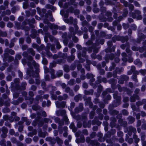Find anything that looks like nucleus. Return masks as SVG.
<instances>
[{"label":"nucleus","mask_w":146,"mask_h":146,"mask_svg":"<svg viewBox=\"0 0 146 146\" xmlns=\"http://www.w3.org/2000/svg\"><path fill=\"white\" fill-rule=\"evenodd\" d=\"M27 48V47L25 45H23L22 46V48L23 50Z\"/></svg>","instance_id":"nucleus-51"},{"label":"nucleus","mask_w":146,"mask_h":146,"mask_svg":"<svg viewBox=\"0 0 146 146\" xmlns=\"http://www.w3.org/2000/svg\"><path fill=\"white\" fill-rule=\"evenodd\" d=\"M0 26L1 27H3L4 26V23L3 22H2L0 23Z\"/></svg>","instance_id":"nucleus-35"},{"label":"nucleus","mask_w":146,"mask_h":146,"mask_svg":"<svg viewBox=\"0 0 146 146\" xmlns=\"http://www.w3.org/2000/svg\"><path fill=\"white\" fill-rule=\"evenodd\" d=\"M30 51L31 54L33 55L34 56L35 54V53L34 51L32 49H31L30 50Z\"/></svg>","instance_id":"nucleus-26"},{"label":"nucleus","mask_w":146,"mask_h":146,"mask_svg":"<svg viewBox=\"0 0 146 146\" xmlns=\"http://www.w3.org/2000/svg\"><path fill=\"white\" fill-rule=\"evenodd\" d=\"M7 26L9 27H11L13 26V24L11 23H9L7 25Z\"/></svg>","instance_id":"nucleus-18"},{"label":"nucleus","mask_w":146,"mask_h":146,"mask_svg":"<svg viewBox=\"0 0 146 146\" xmlns=\"http://www.w3.org/2000/svg\"><path fill=\"white\" fill-rule=\"evenodd\" d=\"M10 132L11 134H13L14 133V131L13 130H11L10 131Z\"/></svg>","instance_id":"nucleus-53"},{"label":"nucleus","mask_w":146,"mask_h":146,"mask_svg":"<svg viewBox=\"0 0 146 146\" xmlns=\"http://www.w3.org/2000/svg\"><path fill=\"white\" fill-rule=\"evenodd\" d=\"M35 58L37 59H39L40 58V55L38 54H37L36 55Z\"/></svg>","instance_id":"nucleus-39"},{"label":"nucleus","mask_w":146,"mask_h":146,"mask_svg":"<svg viewBox=\"0 0 146 146\" xmlns=\"http://www.w3.org/2000/svg\"><path fill=\"white\" fill-rule=\"evenodd\" d=\"M52 126L54 129H55L56 127V125L54 124H52Z\"/></svg>","instance_id":"nucleus-38"},{"label":"nucleus","mask_w":146,"mask_h":146,"mask_svg":"<svg viewBox=\"0 0 146 146\" xmlns=\"http://www.w3.org/2000/svg\"><path fill=\"white\" fill-rule=\"evenodd\" d=\"M60 29L62 30H64L65 29V27L64 26H62L61 27Z\"/></svg>","instance_id":"nucleus-62"},{"label":"nucleus","mask_w":146,"mask_h":146,"mask_svg":"<svg viewBox=\"0 0 146 146\" xmlns=\"http://www.w3.org/2000/svg\"><path fill=\"white\" fill-rule=\"evenodd\" d=\"M56 106L58 108H62L64 107L65 105V103L64 102H62L61 104L58 103L57 102H55Z\"/></svg>","instance_id":"nucleus-3"},{"label":"nucleus","mask_w":146,"mask_h":146,"mask_svg":"<svg viewBox=\"0 0 146 146\" xmlns=\"http://www.w3.org/2000/svg\"><path fill=\"white\" fill-rule=\"evenodd\" d=\"M24 41V39L23 38H21L19 40V42L21 43H22Z\"/></svg>","instance_id":"nucleus-47"},{"label":"nucleus","mask_w":146,"mask_h":146,"mask_svg":"<svg viewBox=\"0 0 146 146\" xmlns=\"http://www.w3.org/2000/svg\"><path fill=\"white\" fill-rule=\"evenodd\" d=\"M60 14L62 15H64V20L66 23H72V21L73 20V18L72 17H70V20H69L68 19H67L68 17V15L67 14H63V11H61L60 12Z\"/></svg>","instance_id":"nucleus-1"},{"label":"nucleus","mask_w":146,"mask_h":146,"mask_svg":"<svg viewBox=\"0 0 146 146\" xmlns=\"http://www.w3.org/2000/svg\"><path fill=\"white\" fill-rule=\"evenodd\" d=\"M62 113L61 114V115H64L66 113V111L65 110H63L62 111Z\"/></svg>","instance_id":"nucleus-63"},{"label":"nucleus","mask_w":146,"mask_h":146,"mask_svg":"<svg viewBox=\"0 0 146 146\" xmlns=\"http://www.w3.org/2000/svg\"><path fill=\"white\" fill-rule=\"evenodd\" d=\"M134 3L135 5L136 6L138 7H139L140 6L139 4L136 1H135L134 2Z\"/></svg>","instance_id":"nucleus-21"},{"label":"nucleus","mask_w":146,"mask_h":146,"mask_svg":"<svg viewBox=\"0 0 146 146\" xmlns=\"http://www.w3.org/2000/svg\"><path fill=\"white\" fill-rule=\"evenodd\" d=\"M56 64L54 63H51L50 64V68H52L55 66Z\"/></svg>","instance_id":"nucleus-20"},{"label":"nucleus","mask_w":146,"mask_h":146,"mask_svg":"<svg viewBox=\"0 0 146 146\" xmlns=\"http://www.w3.org/2000/svg\"><path fill=\"white\" fill-rule=\"evenodd\" d=\"M140 72L143 75H144L146 73V71L144 70H140Z\"/></svg>","instance_id":"nucleus-15"},{"label":"nucleus","mask_w":146,"mask_h":146,"mask_svg":"<svg viewBox=\"0 0 146 146\" xmlns=\"http://www.w3.org/2000/svg\"><path fill=\"white\" fill-rule=\"evenodd\" d=\"M29 95L31 96H33V92H29Z\"/></svg>","instance_id":"nucleus-54"},{"label":"nucleus","mask_w":146,"mask_h":146,"mask_svg":"<svg viewBox=\"0 0 146 146\" xmlns=\"http://www.w3.org/2000/svg\"><path fill=\"white\" fill-rule=\"evenodd\" d=\"M57 48L59 49L61 48V46L59 43H57L56 44Z\"/></svg>","instance_id":"nucleus-24"},{"label":"nucleus","mask_w":146,"mask_h":146,"mask_svg":"<svg viewBox=\"0 0 146 146\" xmlns=\"http://www.w3.org/2000/svg\"><path fill=\"white\" fill-rule=\"evenodd\" d=\"M130 100L131 102H134L135 101V98L134 97H132L131 98Z\"/></svg>","instance_id":"nucleus-33"},{"label":"nucleus","mask_w":146,"mask_h":146,"mask_svg":"<svg viewBox=\"0 0 146 146\" xmlns=\"http://www.w3.org/2000/svg\"><path fill=\"white\" fill-rule=\"evenodd\" d=\"M3 118H4V119L5 120H7L8 118V117L7 116H4L3 117Z\"/></svg>","instance_id":"nucleus-52"},{"label":"nucleus","mask_w":146,"mask_h":146,"mask_svg":"<svg viewBox=\"0 0 146 146\" xmlns=\"http://www.w3.org/2000/svg\"><path fill=\"white\" fill-rule=\"evenodd\" d=\"M114 98L116 101L120 100H121V98L120 97H117L116 95H114Z\"/></svg>","instance_id":"nucleus-11"},{"label":"nucleus","mask_w":146,"mask_h":146,"mask_svg":"<svg viewBox=\"0 0 146 146\" xmlns=\"http://www.w3.org/2000/svg\"><path fill=\"white\" fill-rule=\"evenodd\" d=\"M70 11L71 12L74 13V14L76 15H78L79 13V11L78 10H76L75 11L73 12V11L71 9L70 10Z\"/></svg>","instance_id":"nucleus-13"},{"label":"nucleus","mask_w":146,"mask_h":146,"mask_svg":"<svg viewBox=\"0 0 146 146\" xmlns=\"http://www.w3.org/2000/svg\"><path fill=\"white\" fill-rule=\"evenodd\" d=\"M34 82V80L32 79H31L29 80V83L30 84H32Z\"/></svg>","instance_id":"nucleus-44"},{"label":"nucleus","mask_w":146,"mask_h":146,"mask_svg":"<svg viewBox=\"0 0 146 146\" xmlns=\"http://www.w3.org/2000/svg\"><path fill=\"white\" fill-rule=\"evenodd\" d=\"M67 98V96L65 94L63 96V98L61 96H58V100L61 101L62 100H65Z\"/></svg>","instance_id":"nucleus-4"},{"label":"nucleus","mask_w":146,"mask_h":146,"mask_svg":"<svg viewBox=\"0 0 146 146\" xmlns=\"http://www.w3.org/2000/svg\"><path fill=\"white\" fill-rule=\"evenodd\" d=\"M131 69L132 71H133L135 69V67L134 66H131Z\"/></svg>","instance_id":"nucleus-50"},{"label":"nucleus","mask_w":146,"mask_h":146,"mask_svg":"<svg viewBox=\"0 0 146 146\" xmlns=\"http://www.w3.org/2000/svg\"><path fill=\"white\" fill-rule=\"evenodd\" d=\"M111 42L110 41H108V44L109 46H110L111 45Z\"/></svg>","instance_id":"nucleus-58"},{"label":"nucleus","mask_w":146,"mask_h":146,"mask_svg":"<svg viewBox=\"0 0 146 146\" xmlns=\"http://www.w3.org/2000/svg\"><path fill=\"white\" fill-rule=\"evenodd\" d=\"M50 36L49 35V34H48L47 35H46L44 37V39L45 42H47L48 40L47 37H49L50 39Z\"/></svg>","instance_id":"nucleus-12"},{"label":"nucleus","mask_w":146,"mask_h":146,"mask_svg":"<svg viewBox=\"0 0 146 146\" xmlns=\"http://www.w3.org/2000/svg\"><path fill=\"white\" fill-rule=\"evenodd\" d=\"M123 100L124 102H126L128 100V98L126 97Z\"/></svg>","instance_id":"nucleus-41"},{"label":"nucleus","mask_w":146,"mask_h":146,"mask_svg":"<svg viewBox=\"0 0 146 146\" xmlns=\"http://www.w3.org/2000/svg\"><path fill=\"white\" fill-rule=\"evenodd\" d=\"M135 13L136 14H137V16H136V15L135 16L132 15V17L133 18H136L138 20L141 19L142 18L141 16V15H139V14L140 13V11H136Z\"/></svg>","instance_id":"nucleus-2"},{"label":"nucleus","mask_w":146,"mask_h":146,"mask_svg":"<svg viewBox=\"0 0 146 146\" xmlns=\"http://www.w3.org/2000/svg\"><path fill=\"white\" fill-rule=\"evenodd\" d=\"M123 27L125 29H126L128 27L129 25L127 24H123Z\"/></svg>","instance_id":"nucleus-19"},{"label":"nucleus","mask_w":146,"mask_h":146,"mask_svg":"<svg viewBox=\"0 0 146 146\" xmlns=\"http://www.w3.org/2000/svg\"><path fill=\"white\" fill-rule=\"evenodd\" d=\"M83 87L85 88H87L88 87V85L86 83H84L83 85Z\"/></svg>","instance_id":"nucleus-37"},{"label":"nucleus","mask_w":146,"mask_h":146,"mask_svg":"<svg viewBox=\"0 0 146 146\" xmlns=\"http://www.w3.org/2000/svg\"><path fill=\"white\" fill-rule=\"evenodd\" d=\"M6 50L11 54H13L14 53V51L12 50H9L7 49Z\"/></svg>","instance_id":"nucleus-8"},{"label":"nucleus","mask_w":146,"mask_h":146,"mask_svg":"<svg viewBox=\"0 0 146 146\" xmlns=\"http://www.w3.org/2000/svg\"><path fill=\"white\" fill-rule=\"evenodd\" d=\"M70 127L71 128L73 129V131L74 132H75L76 131V130L74 129V125L73 123H72L71 124Z\"/></svg>","instance_id":"nucleus-14"},{"label":"nucleus","mask_w":146,"mask_h":146,"mask_svg":"<svg viewBox=\"0 0 146 146\" xmlns=\"http://www.w3.org/2000/svg\"><path fill=\"white\" fill-rule=\"evenodd\" d=\"M100 72L101 74H103L104 73V70H101L100 71Z\"/></svg>","instance_id":"nucleus-45"},{"label":"nucleus","mask_w":146,"mask_h":146,"mask_svg":"<svg viewBox=\"0 0 146 146\" xmlns=\"http://www.w3.org/2000/svg\"><path fill=\"white\" fill-rule=\"evenodd\" d=\"M74 82V80H72L70 81V82H69V84L70 85H72L73 84Z\"/></svg>","instance_id":"nucleus-46"},{"label":"nucleus","mask_w":146,"mask_h":146,"mask_svg":"<svg viewBox=\"0 0 146 146\" xmlns=\"http://www.w3.org/2000/svg\"><path fill=\"white\" fill-rule=\"evenodd\" d=\"M31 141V139L30 138H27L26 139V142L28 143H30Z\"/></svg>","instance_id":"nucleus-16"},{"label":"nucleus","mask_w":146,"mask_h":146,"mask_svg":"<svg viewBox=\"0 0 146 146\" xmlns=\"http://www.w3.org/2000/svg\"><path fill=\"white\" fill-rule=\"evenodd\" d=\"M57 142V143L59 144H61L62 143V141L58 137H57L56 138Z\"/></svg>","instance_id":"nucleus-10"},{"label":"nucleus","mask_w":146,"mask_h":146,"mask_svg":"<svg viewBox=\"0 0 146 146\" xmlns=\"http://www.w3.org/2000/svg\"><path fill=\"white\" fill-rule=\"evenodd\" d=\"M36 87L34 85H33L31 86V89L32 90H35L36 89Z\"/></svg>","instance_id":"nucleus-28"},{"label":"nucleus","mask_w":146,"mask_h":146,"mask_svg":"<svg viewBox=\"0 0 146 146\" xmlns=\"http://www.w3.org/2000/svg\"><path fill=\"white\" fill-rule=\"evenodd\" d=\"M91 57L93 58H96V55L94 54H93L91 55Z\"/></svg>","instance_id":"nucleus-36"},{"label":"nucleus","mask_w":146,"mask_h":146,"mask_svg":"<svg viewBox=\"0 0 146 146\" xmlns=\"http://www.w3.org/2000/svg\"><path fill=\"white\" fill-rule=\"evenodd\" d=\"M31 118H33L35 117V115L34 114H32L31 115Z\"/></svg>","instance_id":"nucleus-48"},{"label":"nucleus","mask_w":146,"mask_h":146,"mask_svg":"<svg viewBox=\"0 0 146 146\" xmlns=\"http://www.w3.org/2000/svg\"><path fill=\"white\" fill-rule=\"evenodd\" d=\"M29 60L31 62H32V63H33V65H35V62L34 61H32V58L31 57H30L29 58Z\"/></svg>","instance_id":"nucleus-17"},{"label":"nucleus","mask_w":146,"mask_h":146,"mask_svg":"<svg viewBox=\"0 0 146 146\" xmlns=\"http://www.w3.org/2000/svg\"><path fill=\"white\" fill-rule=\"evenodd\" d=\"M10 11L9 10H7V11L6 14L7 15H9L10 14Z\"/></svg>","instance_id":"nucleus-61"},{"label":"nucleus","mask_w":146,"mask_h":146,"mask_svg":"<svg viewBox=\"0 0 146 146\" xmlns=\"http://www.w3.org/2000/svg\"><path fill=\"white\" fill-rule=\"evenodd\" d=\"M42 115L44 117L46 116V113L44 111H42Z\"/></svg>","instance_id":"nucleus-31"},{"label":"nucleus","mask_w":146,"mask_h":146,"mask_svg":"<svg viewBox=\"0 0 146 146\" xmlns=\"http://www.w3.org/2000/svg\"><path fill=\"white\" fill-rule=\"evenodd\" d=\"M64 77L66 79H68L69 78V76L68 74H65L64 75Z\"/></svg>","instance_id":"nucleus-30"},{"label":"nucleus","mask_w":146,"mask_h":146,"mask_svg":"<svg viewBox=\"0 0 146 146\" xmlns=\"http://www.w3.org/2000/svg\"><path fill=\"white\" fill-rule=\"evenodd\" d=\"M44 69L45 72L47 73L48 72V69L45 66L44 67Z\"/></svg>","instance_id":"nucleus-32"},{"label":"nucleus","mask_w":146,"mask_h":146,"mask_svg":"<svg viewBox=\"0 0 146 146\" xmlns=\"http://www.w3.org/2000/svg\"><path fill=\"white\" fill-rule=\"evenodd\" d=\"M23 120H24L25 121H26L27 125H29L31 122V121L30 120H28L27 118L26 117L23 118Z\"/></svg>","instance_id":"nucleus-7"},{"label":"nucleus","mask_w":146,"mask_h":146,"mask_svg":"<svg viewBox=\"0 0 146 146\" xmlns=\"http://www.w3.org/2000/svg\"><path fill=\"white\" fill-rule=\"evenodd\" d=\"M68 51V48L67 47H65L64 49V51L65 52H67Z\"/></svg>","instance_id":"nucleus-56"},{"label":"nucleus","mask_w":146,"mask_h":146,"mask_svg":"<svg viewBox=\"0 0 146 146\" xmlns=\"http://www.w3.org/2000/svg\"><path fill=\"white\" fill-rule=\"evenodd\" d=\"M37 41L38 44H40V39L39 38H37Z\"/></svg>","instance_id":"nucleus-60"},{"label":"nucleus","mask_w":146,"mask_h":146,"mask_svg":"<svg viewBox=\"0 0 146 146\" xmlns=\"http://www.w3.org/2000/svg\"><path fill=\"white\" fill-rule=\"evenodd\" d=\"M60 7H63V8H66L68 7V5L67 3L65 4V5L63 6V3L61 1H60L59 3H58Z\"/></svg>","instance_id":"nucleus-6"},{"label":"nucleus","mask_w":146,"mask_h":146,"mask_svg":"<svg viewBox=\"0 0 146 146\" xmlns=\"http://www.w3.org/2000/svg\"><path fill=\"white\" fill-rule=\"evenodd\" d=\"M120 0L121 3H123L125 6L127 7L128 5V3L126 1H125L124 0Z\"/></svg>","instance_id":"nucleus-9"},{"label":"nucleus","mask_w":146,"mask_h":146,"mask_svg":"<svg viewBox=\"0 0 146 146\" xmlns=\"http://www.w3.org/2000/svg\"><path fill=\"white\" fill-rule=\"evenodd\" d=\"M22 62L23 64H26V61L24 60H22Z\"/></svg>","instance_id":"nucleus-59"},{"label":"nucleus","mask_w":146,"mask_h":146,"mask_svg":"<svg viewBox=\"0 0 146 146\" xmlns=\"http://www.w3.org/2000/svg\"><path fill=\"white\" fill-rule=\"evenodd\" d=\"M137 61H138V63L136 62V61H135L134 62V63L136 64H140V65H141V62H140L139 60H137Z\"/></svg>","instance_id":"nucleus-25"},{"label":"nucleus","mask_w":146,"mask_h":146,"mask_svg":"<svg viewBox=\"0 0 146 146\" xmlns=\"http://www.w3.org/2000/svg\"><path fill=\"white\" fill-rule=\"evenodd\" d=\"M48 25L52 29H56L58 28V26L56 25L51 24H48Z\"/></svg>","instance_id":"nucleus-5"},{"label":"nucleus","mask_w":146,"mask_h":146,"mask_svg":"<svg viewBox=\"0 0 146 146\" xmlns=\"http://www.w3.org/2000/svg\"><path fill=\"white\" fill-rule=\"evenodd\" d=\"M4 20L5 21H7L9 20V18L7 17H5L4 18Z\"/></svg>","instance_id":"nucleus-42"},{"label":"nucleus","mask_w":146,"mask_h":146,"mask_svg":"<svg viewBox=\"0 0 146 146\" xmlns=\"http://www.w3.org/2000/svg\"><path fill=\"white\" fill-rule=\"evenodd\" d=\"M45 122L47 123L49 122L50 123H51V121L50 120L48 119H45Z\"/></svg>","instance_id":"nucleus-27"},{"label":"nucleus","mask_w":146,"mask_h":146,"mask_svg":"<svg viewBox=\"0 0 146 146\" xmlns=\"http://www.w3.org/2000/svg\"><path fill=\"white\" fill-rule=\"evenodd\" d=\"M23 128L22 127H20L19 128V130L20 131H21L23 129Z\"/></svg>","instance_id":"nucleus-57"},{"label":"nucleus","mask_w":146,"mask_h":146,"mask_svg":"<svg viewBox=\"0 0 146 146\" xmlns=\"http://www.w3.org/2000/svg\"><path fill=\"white\" fill-rule=\"evenodd\" d=\"M52 98L54 100H56L57 97V96L56 95H53L52 96Z\"/></svg>","instance_id":"nucleus-22"},{"label":"nucleus","mask_w":146,"mask_h":146,"mask_svg":"<svg viewBox=\"0 0 146 146\" xmlns=\"http://www.w3.org/2000/svg\"><path fill=\"white\" fill-rule=\"evenodd\" d=\"M27 41L28 43H30L31 42V39L30 38H27Z\"/></svg>","instance_id":"nucleus-64"},{"label":"nucleus","mask_w":146,"mask_h":146,"mask_svg":"<svg viewBox=\"0 0 146 146\" xmlns=\"http://www.w3.org/2000/svg\"><path fill=\"white\" fill-rule=\"evenodd\" d=\"M50 104H51L50 102L49 101H47V104H46V105L47 106H49L50 105Z\"/></svg>","instance_id":"nucleus-49"},{"label":"nucleus","mask_w":146,"mask_h":146,"mask_svg":"<svg viewBox=\"0 0 146 146\" xmlns=\"http://www.w3.org/2000/svg\"><path fill=\"white\" fill-rule=\"evenodd\" d=\"M73 40L76 42H77L78 40V38L75 37H73Z\"/></svg>","instance_id":"nucleus-34"},{"label":"nucleus","mask_w":146,"mask_h":146,"mask_svg":"<svg viewBox=\"0 0 146 146\" xmlns=\"http://www.w3.org/2000/svg\"><path fill=\"white\" fill-rule=\"evenodd\" d=\"M43 63L44 64H46L47 63V60L45 59H43Z\"/></svg>","instance_id":"nucleus-29"},{"label":"nucleus","mask_w":146,"mask_h":146,"mask_svg":"<svg viewBox=\"0 0 146 146\" xmlns=\"http://www.w3.org/2000/svg\"><path fill=\"white\" fill-rule=\"evenodd\" d=\"M79 4L80 6H82L84 5V2L83 1H80Z\"/></svg>","instance_id":"nucleus-43"},{"label":"nucleus","mask_w":146,"mask_h":146,"mask_svg":"<svg viewBox=\"0 0 146 146\" xmlns=\"http://www.w3.org/2000/svg\"><path fill=\"white\" fill-rule=\"evenodd\" d=\"M33 47L34 48H37V47L38 46V45L37 44H33Z\"/></svg>","instance_id":"nucleus-55"},{"label":"nucleus","mask_w":146,"mask_h":146,"mask_svg":"<svg viewBox=\"0 0 146 146\" xmlns=\"http://www.w3.org/2000/svg\"><path fill=\"white\" fill-rule=\"evenodd\" d=\"M129 9L130 10L132 11L133 8V6L132 5H129Z\"/></svg>","instance_id":"nucleus-23"},{"label":"nucleus","mask_w":146,"mask_h":146,"mask_svg":"<svg viewBox=\"0 0 146 146\" xmlns=\"http://www.w3.org/2000/svg\"><path fill=\"white\" fill-rule=\"evenodd\" d=\"M123 113L125 115H127L128 113L126 110H124L123 111Z\"/></svg>","instance_id":"nucleus-40"}]
</instances>
